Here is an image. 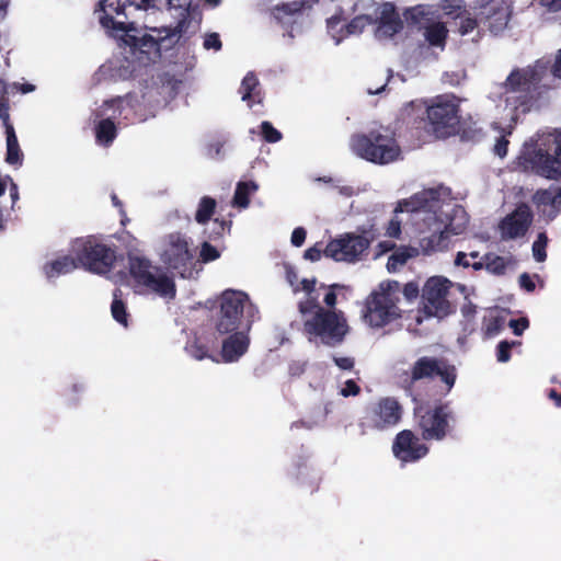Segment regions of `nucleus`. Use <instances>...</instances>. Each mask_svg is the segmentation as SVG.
Listing matches in <instances>:
<instances>
[{
    "label": "nucleus",
    "mask_w": 561,
    "mask_h": 561,
    "mask_svg": "<svg viewBox=\"0 0 561 561\" xmlns=\"http://www.w3.org/2000/svg\"><path fill=\"white\" fill-rule=\"evenodd\" d=\"M407 20L415 25L430 47L444 50L448 28L444 22L435 19L431 5L421 4L410 9Z\"/></svg>",
    "instance_id": "f8f14e48"
},
{
    "label": "nucleus",
    "mask_w": 561,
    "mask_h": 561,
    "mask_svg": "<svg viewBox=\"0 0 561 561\" xmlns=\"http://www.w3.org/2000/svg\"><path fill=\"white\" fill-rule=\"evenodd\" d=\"M351 148L359 158L376 164L394 162L401 154L399 145L388 131H371L368 135H356L351 140Z\"/></svg>",
    "instance_id": "6e6552de"
},
{
    "label": "nucleus",
    "mask_w": 561,
    "mask_h": 561,
    "mask_svg": "<svg viewBox=\"0 0 561 561\" xmlns=\"http://www.w3.org/2000/svg\"><path fill=\"white\" fill-rule=\"evenodd\" d=\"M219 256L218 251L208 242H204L201 249V257L204 262L214 261Z\"/></svg>",
    "instance_id": "a18cd8bd"
},
{
    "label": "nucleus",
    "mask_w": 561,
    "mask_h": 561,
    "mask_svg": "<svg viewBox=\"0 0 561 561\" xmlns=\"http://www.w3.org/2000/svg\"><path fill=\"white\" fill-rule=\"evenodd\" d=\"M186 352L194 358L196 359H203L206 357L207 355V352L206 350L202 346V345H198L196 343H192V344H188L186 346Z\"/></svg>",
    "instance_id": "603ef678"
},
{
    "label": "nucleus",
    "mask_w": 561,
    "mask_h": 561,
    "mask_svg": "<svg viewBox=\"0 0 561 561\" xmlns=\"http://www.w3.org/2000/svg\"><path fill=\"white\" fill-rule=\"evenodd\" d=\"M259 186L255 182H239L233 195V206L247 208L250 204V195L257 191Z\"/></svg>",
    "instance_id": "7c9ffc66"
},
{
    "label": "nucleus",
    "mask_w": 561,
    "mask_h": 561,
    "mask_svg": "<svg viewBox=\"0 0 561 561\" xmlns=\"http://www.w3.org/2000/svg\"><path fill=\"white\" fill-rule=\"evenodd\" d=\"M305 278L299 280L296 273H294L293 271H287V280L290 284L293 291L295 294L302 293L306 296V291L302 289V284H301V282Z\"/></svg>",
    "instance_id": "09e8293b"
},
{
    "label": "nucleus",
    "mask_w": 561,
    "mask_h": 561,
    "mask_svg": "<svg viewBox=\"0 0 561 561\" xmlns=\"http://www.w3.org/2000/svg\"><path fill=\"white\" fill-rule=\"evenodd\" d=\"M259 318V310L241 290L228 289L220 296V313L216 324L219 333L250 330Z\"/></svg>",
    "instance_id": "423d86ee"
},
{
    "label": "nucleus",
    "mask_w": 561,
    "mask_h": 561,
    "mask_svg": "<svg viewBox=\"0 0 561 561\" xmlns=\"http://www.w3.org/2000/svg\"><path fill=\"white\" fill-rule=\"evenodd\" d=\"M553 76L561 79V49L557 55L556 62L552 68Z\"/></svg>",
    "instance_id": "e2e57ef3"
},
{
    "label": "nucleus",
    "mask_w": 561,
    "mask_h": 561,
    "mask_svg": "<svg viewBox=\"0 0 561 561\" xmlns=\"http://www.w3.org/2000/svg\"><path fill=\"white\" fill-rule=\"evenodd\" d=\"M392 451L401 462H414L425 457L428 448L413 432L404 430L400 432L392 445Z\"/></svg>",
    "instance_id": "412c9836"
},
{
    "label": "nucleus",
    "mask_w": 561,
    "mask_h": 561,
    "mask_svg": "<svg viewBox=\"0 0 561 561\" xmlns=\"http://www.w3.org/2000/svg\"><path fill=\"white\" fill-rule=\"evenodd\" d=\"M359 392V387L353 381L347 380L344 387L341 388L340 393L343 397L356 396Z\"/></svg>",
    "instance_id": "4d7b16f0"
},
{
    "label": "nucleus",
    "mask_w": 561,
    "mask_h": 561,
    "mask_svg": "<svg viewBox=\"0 0 561 561\" xmlns=\"http://www.w3.org/2000/svg\"><path fill=\"white\" fill-rule=\"evenodd\" d=\"M534 202L540 214L548 220H552L561 211V188L551 187L538 191L534 195Z\"/></svg>",
    "instance_id": "393cba45"
},
{
    "label": "nucleus",
    "mask_w": 561,
    "mask_h": 561,
    "mask_svg": "<svg viewBox=\"0 0 561 561\" xmlns=\"http://www.w3.org/2000/svg\"><path fill=\"white\" fill-rule=\"evenodd\" d=\"M306 230L302 227L294 229L290 242L294 247H301L306 240Z\"/></svg>",
    "instance_id": "5fc2aeb1"
},
{
    "label": "nucleus",
    "mask_w": 561,
    "mask_h": 561,
    "mask_svg": "<svg viewBox=\"0 0 561 561\" xmlns=\"http://www.w3.org/2000/svg\"><path fill=\"white\" fill-rule=\"evenodd\" d=\"M545 71L546 67L541 62L517 68L499 85L495 92L496 121L493 127L500 133L494 145V153L500 158L506 156L508 146L506 136L512 133L519 115L529 110L531 92L540 82Z\"/></svg>",
    "instance_id": "7ed1b4c3"
},
{
    "label": "nucleus",
    "mask_w": 561,
    "mask_h": 561,
    "mask_svg": "<svg viewBox=\"0 0 561 561\" xmlns=\"http://www.w3.org/2000/svg\"><path fill=\"white\" fill-rule=\"evenodd\" d=\"M514 334L522 335L523 332L528 328L529 322L526 318L513 319L508 323Z\"/></svg>",
    "instance_id": "de8ad7c7"
},
{
    "label": "nucleus",
    "mask_w": 561,
    "mask_h": 561,
    "mask_svg": "<svg viewBox=\"0 0 561 561\" xmlns=\"http://www.w3.org/2000/svg\"><path fill=\"white\" fill-rule=\"evenodd\" d=\"M480 22L486 25L493 34L503 32L510 20L508 8L504 0H479Z\"/></svg>",
    "instance_id": "aec40b11"
},
{
    "label": "nucleus",
    "mask_w": 561,
    "mask_h": 561,
    "mask_svg": "<svg viewBox=\"0 0 561 561\" xmlns=\"http://www.w3.org/2000/svg\"><path fill=\"white\" fill-rule=\"evenodd\" d=\"M302 289L306 299L298 302L304 324V334L314 344L336 346L341 344L348 333V324L344 313L334 309L325 310L319 305V289L316 279H304Z\"/></svg>",
    "instance_id": "20e7f679"
},
{
    "label": "nucleus",
    "mask_w": 561,
    "mask_h": 561,
    "mask_svg": "<svg viewBox=\"0 0 561 561\" xmlns=\"http://www.w3.org/2000/svg\"><path fill=\"white\" fill-rule=\"evenodd\" d=\"M259 81L253 73H248L240 87V93L242 101H250L251 99L261 102L260 92L257 91Z\"/></svg>",
    "instance_id": "2f4dec72"
},
{
    "label": "nucleus",
    "mask_w": 561,
    "mask_h": 561,
    "mask_svg": "<svg viewBox=\"0 0 561 561\" xmlns=\"http://www.w3.org/2000/svg\"><path fill=\"white\" fill-rule=\"evenodd\" d=\"M0 118H2L4 121L5 125H9L8 124V119H9L8 106L3 103H0Z\"/></svg>",
    "instance_id": "338daca9"
},
{
    "label": "nucleus",
    "mask_w": 561,
    "mask_h": 561,
    "mask_svg": "<svg viewBox=\"0 0 561 561\" xmlns=\"http://www.w3.org/2000/svg\"><path fill=\"white\" fill-rule=\"evenodd\" d=\"M339 193L345 196H352L354 190L351 186H337Z\"/></svg>",
    "instance_id": "774afa93"
},
{
    "label": "nucleus",
    "mask_w": 561,
    "mask_h": 561,
    "mask_svg": "<svg viewBox=\"0 0 561 561\" xmlns=\"http://www.w3.org/2000/svg\"><path fill=\"white\" fill-rule=\"evenodd\" d=\"M547 244H548V237L545 232H540L533 243V256L537 262H545L547 259Z\"/></svg>",
    "instance_id": "e433bc0d"
},
{
    "label": "nucleus",
    "mask_w": 561,
    "mask_h": 561,
    "mask_svg": "<svg viewBox=\"0 0 561 561\" xmlns=\"http://www.w3.org/2000/svg\"><path fill=\"white\" fill-rule=\"evenodd\" d=\"M481 260L483 262V268L495 276H503L516 268V261L511 255L501 256L494 253H488Z\"/></svg>",
    "instance_id": "c85d7f7f"
},
{
    "label": "nucleus",
    "mask_w": 561,
    "mask_h": 561,
    "mask_svg": "<svg viewBox=\"0 0 561 561\" xmlns=\"http://www.w3.org/2000/svg\"><path fill=\"white\" fill-rule=\"evenodd\" d=\"M531 211L527 205H519L512 214L506 216L500 226L503 239L523 237L531 222Z\"/></svg>",
    "instance_id": "5701e85b"
},
{
    "label": "nucleus",
    "mask_w": 561,
    "mask_h": 561,
    "mask_svg": "<svg viewBox=\"0 0 561 561\" xmlns=\"http://www.w3.org/2000/svg\"><path fill=\"white\" fill-rule=\"evenodd\" d=\"M261 5L268 10L272 16L279 23L290 24V28L286 31L289 38H294L300 32V27L296 25V16L302 8V2L298 0H260Z\"/></svg>",
    "instance_id": "6ab92c4d"
},
{
    "label": "nucleus",
    "mask_w": 561,
    "mask_h": 561,
    "mask_svg": "<svg viewBox=\"0 0 561 561\" xmlns=\"http://www.w3.org/2000/svg\"><path fill=\"white\" fill-rule=\"evenodd\" d=\"M401 419V407L394 399L383 398L367 409L363 425L375 430L394 426Z\"/></svg>",
    "instance_id": "a211bd4d"
},
{
    "label": "nucleus",
    "mask_w": 561,
    "mask_h": 561,
    "mask_svg": "<svg viewBox=\"0 0 561 561\" xmlns=\"http://www.w3.org/2000/svg\"><path fill=\"white\" fill-rule=\"evenodd\" d=\"M327 24L329 34L333 38L334 43L339 45L343 38L346 37L345 24L342 23V19L337 15L328 19Z\"/></svg>",
    "instance_id": "f704fd0d"
},
{
    "label": "nucleus",
    "mask_w": 561,
    "mask_h": 561,
    "mask_svg": "<svg viewBox=\"0 0 561 561\" xmlns=\"http://www.w3.org/2000/svg\"><path fill=\"white\" fill-rule=\"evenodd\" d=\"M396 213V209L393 210ZM398 214H394V216L389 220L386 227V236L390 238H399L401 234V220L398 218Z\"/></svg>",
    "instance_id": "c03bdc74"
},
{
    "label": "nucleus",
    "mask_w": 561,
    "mask_h": 561,
    "mask_svg": "<svg viewBox=\"0 0 561 561\" xmlns=\"http://www.w3.org/2000/svg\"><path fill=\"white\" fill-rule=\"evenodd\" d=\"M130 110L131 100L128 96L104 102L102 107L95 113L96 118H100L95 127L96 140L100 144L110 145L116 137V126L113 119L121 116L127 119L129 115L125 112Z\"/></svg>",
    "instance_id": "4468645a"
},
{
    "label": "nucleus",
    "mask_w": 561,
    "mask_h": 561,
    "mask_svg": "<svg viewBox=\"0 0 561 561\" xmlns=\"http://www.w3.org/2000/svg\"><path fill=\"white\" fill-rule=\"evenodd\" d=\"M249 330H237L228 333L229 336L224 340L221 356L225 362L231 363L238 360L248 350L249 346Z\"/></svg>",
    "instance_id": "bb28decb"
},
{
    "label": "nucleus",
    "mask_w": 561,
    "mask_h": 561,
    "mask_svg": "<svg viewBox=\"0 0 561 561\" xmlns=\"http://www.w3.org/2000/svg\"><path fill=\"white\" fill-rule=\"evenodd\" d=\"M419 294V288L415 284L413 283H409L404 286L403 288V295L408 298V299H413V298H416Z\"/></svg>",
    "instance_id": "052dcab7"
},
{
    "label": "nucleus",
    "mask_w": 561,
    "mask_h": 561,
    "mask_svg": "<svg viewBox=\"0 0 561 561\" xmlns=\"http://www.w3.org/2000/svg\"><path fill=\"white\" fill-rule=\"evenodd\" d=\"M433 375L440 376L442 380L447 386V390L451 389L456 380L455 367L447 366L434 358L422 357L414 364L412 368L413 380L431 377Z\"/></svg>",
    "instance_id": "4be33fe9"
},
{
    "label": "nucleus",
    "mask_w": 561,
    "mask_h": 561,
    "mask_svg": "<svg viewBox=\"0 0 561 561\" xmlns=\"http://www.w3.org/2000/svg\"><path fill=\"white\" fill-rule=\"evenodd\" d=\"M333 362L342 370H352L354 367V359L348 356H334Z\"/></svg>",
    "instance_id": "864d4df0"
},
{
    "label": "nucleus",
    "mask_w": 561,
    "mask_h": 561,
    "mask_svg": "<svg viewBox=\"0 0 561 561\" xmlns=\"http://www.w3.org/2000/svg\"><path fill=\"white\" fill-rule=\"evenodd\" d=\"M9 183H10V197L12 199V204H15L16 201L19 199L18 185L13 182L12 179H11V181H9Z\"/></svg>",
    "instance_id": "0e129e2a"
},
{
    "label": "nucleus",
    "mask_w": 561,
    "mask_h": 561,
    "mask_svg": "<svg viewBox=\"0 0 561 561\" xmlns=\"http://www.w3.org/2000/svg\"><path fill=\"white\" fill-rule=\"evenodd\" d=\"M70 252L77 257L79 266L95 274H105L113 266L115 251L92 237L79 238L71 242Z\"/></svg>",
    "instance_id": "1a4fd4ad"
},
{
    "label": "nucleus",
    "mask_w": 561,
    "mask_h": 561,
    "mask_svg": "<svg viewBox=\"0 0 561 561\" xmlns=\"http://www.w3.org/2000/svg\"><path fill=\"white\" fill-rule=\"evenodd\" d=\"M417 426L426 440H442L450 430L451 415L446 407L414 409Z\"/></svg>",
    "instance_id": "2eb2a0df"
},
{
    "label": "nucleus",
    "mask_w": 561,
    "mask_h": 561,
    "mask_svg": "<svg viewBox=\"0 0 561 561\" xmlns=\"http://www.w3.org/2000/svg\"><path fill=\"white\" fill-rule=\"evenodd\" d=\"M377 249H378V252L376 255L378 256L386 252L394 250V243L392 241H380L377 245Z\"/></svg>",
    "instance_id": "680f3d73"
},
{
    "label": "nucleus",
    "mask_w": 561,
    "mask_h": 561,
    "mask_svg": "<svg viewBox=\"0 0 561 561\" xmlns=\"http://www.w3.org/2000/svg\"><path fill=\"white\" fill-rule=\"evenodd\" d=\"M438 8L443 11L444 15L451 19H458L461 14L467 13L463 0H442Z\"/></svg>",
    "instance_id": "72a5a7b5"
},
{
    "label": "nucleus",
    "mask_w": 561,
    "mask_h": 561,
    "mask_svg": "<svg viewBox=\"0 0 561 561\" xmlns=\"http://www.w3.org/2000/svg\"><path fill=\"white\" fill-rule=\"evenodd\" d=\"M456 287L465 298L468 297V289L465 285H454L448 278L444 276L430 277L423 287V301L424 311L427 316L444 318L453 310L449 300L450 289Z\"/></svg>",
    "instance_id": "9b49d317"
},
{
    "label": "nucleus",
    "mask_w": 561,
    "mask_h": 561,
    "mask_svg": "<svg viewBox=\"0 0 561 561\" xmlns=\"http://www.w3.org/2000/svg\"><path fill=\"white\" fill-rule=\"evenodd\" d=\"M525 170H531L546 179L561 176V129L545 128L525 141L518 157Z\"/></svg>",
    "instance_id": "39448f33"
},
{
    "label": "nucleus",
    "mask_w": 561,
    "mask_h": 561,
    "mask_svg": "<svg viewBox=\"0 0 561 561\" xmlns=\"http://www.w3.org/2000/svg\"><path fill=\"white\" fill-rule=\"evenodd\" d=\"M337 287V285L328 287L323 284H316V288L319 289V297L323 295V301L329 308H333L336 305V295L334 293V288Z\"/></svg>",
    "instance_id": "a19ab883"
},
{
    "label": "nucleus",
    "mask_w": 561,
    "mask_h": 561,
    "mask_svg": "<svg viewBox=\"0 0 561 561\" xmlns=\"http://www.w3.org/2000/svg\"><path fill=\"white\" fill-rule=\"evenodd\" d=\"M515 345H519V342L502 341L499 343L496 348V359L500 363H507L511 358V348Z\"/></svg>",
    "instance_id": "79ce46f5"
},
{
    "label": "nucleus",
    "mask_w": 561,
    "mask_h": 561,
    "mask_svg": "<svg viewBox=\"0 0 561 561\" xmlns=\"http://www.w3.org/2000/svg\"><path fill=\"white\" fill-rule=\"evenodd\" d=\"M534 2L547 12H558L561 10V0H534Z\"/></svg>",
    "instance_id": "49530a36"
},
{
    "label": "nucleus",
    "mask_w": 561,
    "mask_h": 561,
    "mask_svg": "<svg viewBox=\"0 0 561 561\" xmlns=\"http://www.w3.org/2000/svg\"><path fill=\"white\" fill-rule=\"evenodd\" d=\"M15 87L23 94L33 92L35 90V85L31 83L16 84Z\"/></svg>",
    "instance_id": "69168bd1"
},
{
    "label": "nucleus",
    "mask_w": 561,
    "mask_h": 561,
    "mask_svg": "<svg viewBox=\"0 0 561 561\" xmlns=\"http://www.w3.org/2000/svg\"><path fill=\"white\" fill-rule=\"evenodd\" d=\"M408 213L417 245H402L387 262L391 273L417 255L432 256L448 250L449 239L461 234L468 225L466 210L457 205L446 187L427 188L397 203L396 214Z\"/></svg>",
    "instance_id": "f03ea898"
},
{
    "label": "nucleus",
    "mask_w": 561,
    "mask_h": 561,
    "mask_svg": "<svg viewBox=\"0 0 561 561\" xmlns=\"http://www.w3.org/2000/svg\"><path fill=\"white\" fill-rule=\"evenodd\" d=\"M111 312H112L113 318L118 323H121L125 328L127 327L128 314L126 312V307H125L124 302L117 298L116 295H114V299H113V302L111 306Z\"/></svg>",
    "instance_id": "58836bf2"
},
{
    "label": "nucleus",
    "mask_w": 561,
    "mask_h": 561,
    "mask_svg": "<svg viewBox=\"0 0 561 561\" xmlns=\"http://www.w3.org/2000/svg\"><path fill=\"white\" fill-rule=\"evenodd\" d=\"M427 118L437 137L444 138L453 135L459 124L457 102L449 98L439 99L427 107Z\"/></svg>",
    "instance_id": "f3484780"
},
{
    "label": "nucleus",
    "mask_w": 561,
    "mask_h": 561,
    "mask_svg": "<svg viewBox=\"0 0 561 561\" xmlns=\"http://www.w3.org/2000/svg\"><path fill=\"white\" fill-rule=\"evenodd\" d=\"M129 272L135 282L162 298H173L175 296V286L171 277L160 267L154 266L149 260L139 256H129Z\"/></svg>",
    "instance_id": "9d476101"
},
{
    "label": "nucleus",
    "mask_w": 561,
    "mask_h": 561,
    "mask_svg": "<svg viewBox=\"0 0 561 561\" xmlns=\"http://www.w3.org/2000/svg\"><path fill=\"white\" fill-rule=\"evenodd\" d=\"M378 26L375 36L378 39H388L396 35L402 28V21L396 12L392 3H383L376 10Z\"/></svg>",
    "instance_id": "b1692460"
},
{
    "label": "nucleus",
    "mask_w": 561,
    "mask_h": 561,
    "mask_svg": "<svg viewBox=\"0 0 561 561\" xmlns=\"http://www.w3.org/2000/svg\"><path fill=\"white\" fill-rule=\"evenodd\" d=\"M159 255L169 268L179 271L183 277H186L194 259L187 238L180 232L169 233L162 239Z\"/></svg>",
    "instance_id": "ddd939ff"
},
{
    "label": "nucleus",
    "mask_w": 561,
    "mask_h": 561,
    "mask_svg": "<svg viewBox=\"0 0 561 561\" xmlns=\"http://www.w3.org/2000/svg\"><path fill=\"white\" fill-rule=\"evenodd\" d=\"M173 91L174 85L170 80L162 81L160 85L152 84L151 87H147L142 99L149 106L152 115H154L159 108L167 106L173 96Z\"/></svg>",
    "instance_id": "a878e982"
},
{
    "label": "nucleus",
    "mask_w": 561,
    "mask_h": 561,
    "mask_svg": "<svg viewBox=\"0 0 561 561\" xmlns=\"http://www.w3.org/2000/svg\"><path fill=\"white\" fill-rule=\"evenodd\" d=\"M479 259V252L472 251L470 253L458 252L455 257V265L465 268L472 267L474 271L483 268V262Z\"/></svg>",
    "instance_id": "473e14b6"
},
{
    "label": "nucleus",
    "mask_w": 561,
    "mask_h": 561,
    "mask_svg": "<svg viewBox=\"0 0 561 561\" xmlns=\"http://www.w3.org/2000/svg\"><path fill=\"white\" fill-rule=\"evenodd\" d=\"M503 325V320L501 318H492L489 320L485 327V332L489 336L496 335Z\"/></svg>",
    "instance_id": "3c124183"
},
{
    "label": "nucleus",
    "mask_w": 561,
    "mask_h": 561,
    "mask_svg": "<svg viewBox=\"0 0 561 561\" xmlns=\"http://www.w3.org/2000/svg\"><path fill=\"white\" fill-rule=\"evenodd\" d=\"M476 18L470 16V14H461L460 23H459V33L461 35H467L471 33L476 27H478L482 22H480L479 9L476 8Z\"/></svg>",
    "instance_id": "4c0bfd02"
},
{
    "label": "nucleus",
    "mask_w": 561,
    "mask_h": 561,
    "mask_svg": "<svg viewBox=\"0 0 561 561\" xmlns=\"http://www.w3.org/2000/svg\"><path fill=\"white\" fill-rule=\"evenodd\" d=\"M369 241L367 238L345 233L331 240L324 248V256L335 262L355 263L362 260V255L368 249Z\"/></svg>",
    "instance_id": "dca6fc26"
},
{
    "label": "nucleus",
    "mask_w": 561,
    "mask_h": 561,
    "mask_svg": "<svg viewBox=\"0 0 561 561\" xmlns=\"http://www.w3.org/2000/svg\"><path fill=\"white\" fill-rule=\"evenodd\" d=\"M261 134L267 142H277L282 139V134L270 122L261 124Z\"/></svg>",
    "instance_id": "37998d69"
},
{
    "label": "nucleus",
    "mask_w": 561,
    "mask_h": 561,
    "mask_svg": "<svg viewBox=\"0 0 561 561\" xmlns=\"http://www.w3.org/2000/svg\"><path fill=\"white\" fill-rule=\"evenodd\" d=\"M323 251H324V249L322 250L321 248H319L317 245L311 247L305 251L304 256L306 260H309L311 262H317L321 259L322 254L324 255Z\"/></svg>",
    "instance_id": "6e6d98bb"
},
{
    "label": "nucleus",
    "mask_w": 561,
    "mask_h": 561,
    "mask_svg": "<svg viewBox=\"0 0 561 561\" xmlns=\"http://www.w3.org/2000/svg\"><path fill=\"white\" fill-rule=\"evenodd\" d=\"M204 47L206 49L219 50L221 48V41L217 33L208 34L204 39Z\"/></svg>",
    "instance_id": "8fccbe9b"
},
{
    "label": "nucleus",
    "mask_w": 561,
    "mask_h": 561,
    "mask_svg": "<svg viewBox=\"0 0 561 561\" xmlns=\"http://www.w3.org/2000/svg\"><path fill=\"white\" fill-rule=\"evenodd\" d=\"M111 199H112L113 205L116 208H118V210H119V214L122 217V219H121L122 225H126V222L128 221V218L126 217V213L124 210L123 203L118 199V197L115 194H112Z\"/></svg>",
    "instance_id": "bf43d9fd"
},
{
    "label": "nucleus",
    "mask_w": 561,
    "mask_h": 561,
    "mask_svg": "<svg viewBox=\"0 0 561 561\" xmlns=\"http://www.w3.org/2000/svg\"><path fill=\"white\" fill-rule=\"evenodd\" d=\"M100 8L101 25L124 42L119 56L101 70L123 80L157 62L162 48L195 34L202 21L192 0H100Z\"/></svg>",
    "instance_id": "f257e3e1"
},
{
    "label": "nucleus",
    "mask_w": 561,
    "mask_h": 561,
    "mask_svg": "<svg viewBox=\"0 0 561 561\" xmlns=\"http://www.w3.org/2000/svg\"><path fill=\"white\" fill-rule=\"evenodd\" d=\"M5 134H7V157H5V161L9 164L21 165L22 164V160H23V154H22V151L20 149V145H19V141H18V138H16V135H15L13 126L7 125Z\"/></svg>",
    "instance_id": "c756f323"
},
{
    "label": "nucleus",
    "mask_w": 561,
    "mask_h": 561,
    "mask_svg": "<svg viewBox=\"0 0 561 561\" xmlns=\"http://www.w3.org/2000/svg\"><path fill=\"white\" fill-rule=\"evenodd\" d=\"M401 287L397 280H383L366 301L365 321L371 328H381L399 318Z\"/></svg>",
    "instance_id": "0eeeda50"
},
{
    "label": "nucleus",
    "mask_w": 561,
    "mask_h": 561,
    "mask_svg": "<svg viewBox=\"0 0 561 561\" xmlns=\"http://www.w3.org/2000/svg\"><path fill=\"white\" fill-rule=\"evenodd\" d=\"M79 267L77 257L73 254L60 255L48 260L42 267L47 279L53 280L67 275Z\"/></svg>",
    "instance_id": "cd10ccee"
},
{
    "label": "nucleus",
    "mask_w": 561,
    "mask_h": 561,
    "mask_svg": "<svg viewBox=\"0 0 561 561\" xmlns=\"http://www.w3.org/2000/svg\"><path fill=\"white\" fill-rule=\"evenodd\" d=\"M519 285L527 291H534L536 287L535 282L527 273L519 276Z\"/></svg>",
    "instance_id": "13d9d810"
},
{
    "label": "nucleus",
    "mask_w": 561,
    "mask_h": 561,
    "mask_svg": "<svg viewBox=\"0 0 561 561\" xmlns=\"http://www.w3.org/2000/svg\"><path fill=\"white\" fill-rule=\"evenodd\" d=\"M216 206L215 199L210 197H203L199 202L195 219L198 224H205L211 217Z\"/></svg>",
    "instance_id": "c9c22d12"
},
{
    "label": "nucleus",
    "mask_w": 561,
    "mask_h": 561,
    "mask_svg": "<svg viewBox=\"0 0 561 561\" xmlns=\"http://www.w3.org/2000/svg\"><path fill=\"white\" fill-rule=\"evenodd\" d=\"M370 23V19L366 15H359L353 19L347 25H345V34L355 35L360 34L363 30Z\"/></svg>",
    "instance_id": "ea45409f"
}]
</instances>
